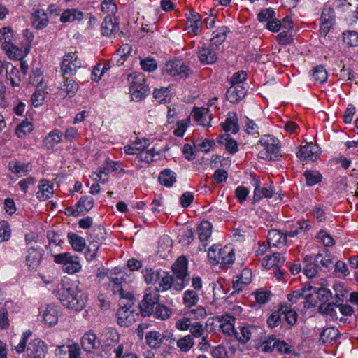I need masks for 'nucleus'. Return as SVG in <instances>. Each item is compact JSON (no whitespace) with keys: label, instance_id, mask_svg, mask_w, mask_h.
<instances>
[{"label":"nucleus","instance_id":"obj_1","mask_svg":"<svg viewBox=\"0 0 358 358\" xmlns=\"http://www.w3.org/2000/svg\"><path fill=\"white\" fill-rule=\"evenodd\" d=\"M57 295L62 305L69 309L78 311L82 310L85 305L86 297L76 287L62 285Z\"/></svg>","mask_w":358,"mask_h":358},{"label":"nucleus","instance_id":"obj_2","mask_svg":"<svg viewBox=\"0 0 358 358\" xmlns=\"http://www.w3.org/2000/svg\"><path fill=\"white\" fill-rule=\"evenodd\" d=\"M32 332L30 330L26 331L22 335L19 343L14 346L15 350L18 354L24 352L25 350L29 358H44L47 352V347L44 341L36 338L28 343V338L31 336Z\"/></svg>","mask_w":358,"mask_h":358},{"label":"nucleus","instance_id":"obj_3","mask_svg":"<svg viewBox=\"0 0 358 358\" xmlns=\"http://www.w3.org/2000/svg\"><path fill=\"white\" fill-rule=\"evenodd\" d=\"M134 295L131 292L126 293V300L120 299V308L116 313L118 324L122 327H129L135 322V317L138 315L131 310L134 305Z\"/></svg>","mask_w":358,"mask_h":358},{"label":"nucleus","instance_id":"obj_4","mask_svg":"<svg viewBox=\"0 0 358 358\" xmlns=\"http://www.w3.org/2000/svg\"><path fill=\"white\" fill-rule=\"evenodd\" d=\"M127 81L134 100L140 101L148 94L150 89L144 74L138 72L130 73L127 76Z\"/></svg>","mask_w":358,"mask_h":358},{"label":"nucleus","instance_id":"obj_5","mask_svg":"<svg viewBox=\"0 0 358 358\" xmlns=\"http://www.w3.org/2000/svg\"><path fill=\"white\" fill-rule=\"evenodd\" d=\"M173 277L176 279L175 289L182 290L189 281L187 273V259L184 256L179 257L172 265Z\"/></svg>","mask_w":358,"mask_h":358},{"label":"nucleus","instance_id":"obj_6","mask_svg":"<svg viewBox=\"0 0 358 358\" xmlns=\"http://www.w3.org/2000/svg\"><path fill=\"white\" fill-rule=\"evenodd\" d=\"M163 73L175 77L176 79H182L189 77L193 72L183 60L173 59L166 63Z\"/></svg>","mask_w":358,"mask_h":358},{"label":"nucleus","instance_id":"obj_7","mask_svg":"<svg viewBox=\"0 0 358 358\" xmlns=\"http://www.w3.org/2000/svg\"><path fill=\"white\" fill-rule=\"evenodd\" d=\"M159 299V293L155 289H146L143 299L139 303L141 314L143 317H148L153 313L155 306L157 305Z\"/></svg>","mask_w":358,"mask_h":358},{"label":"nucleus","instance_id":"obj_8","mask_svg":"<svg viewBox=\"0 0 358 358\" xmlns=\"http://www.w3.org/2000/svg\"><path fill=\"white\" fill-rule=\"evenodd\" d=\"M53 257L55 262L62 264L64 270L68 273H75L81 268L78 257L71 255L69 252L53 255Z\"/></svg>","mask_w":358,"mask_h":358},{"label":"nucleus","instance_id":"obj_9","mask_svg":"<svg viewBox=\"0 0 358 358\" xmlns=\"http://www.w3.org/2000/svg\"><path fill=\"white\" fill-rule=\"evenodd\" d=\"M45 250L40 246H32L27 249L24 257L25 265L29 271H36L41 265Z\"/></svg>","mask_w":358,"mask_h":358},{"label":"nucleus","instance_id":"obj_10","mask_svg":"<svg viewBox=\"0 0 358 358\" xmlns=\"http://www.w3.org/2000/svg\"><path fill=\"white\" fill-rule=\"evenodd\" d=\"M81 67V62L76 52H68L63 57L61 70L64 78L73 76Z\"/></svg>","mask_w":358,"mask_h":358},{"label":"nucleus","instance_id":"obj_11","mask_svg":"<svg viewBox=\"0 0 358 358\" xmlns=\"http://www.w3.org/2000/svg\"><path fill=\"white\" fill-rule=\"evenodd\" d=\"M110 172L127 173L120 162L107 160L99 168V173H94L96 176L94 180L104 183L108 181V176Z\"/></svg>","mask_w":358,"mask_h":358},{"label":"nucleus","instance_id":"obj_12","mask_svg":"<svg viewBox=\"0 0 358 358\" xmlns=\"http://www.w3.org/2000/svg\"><path fill=\"white\" fill-rule=\"evenodd\" d=\"M259 144H260L266 152L262 153L260 152V157L266 159L268 157L269 154L277 155L280 150L279 141L271 135H264L259 140Z\"/></svg>","mask_w":358,"mask_h":358},{"label":"nucleus","instance_id":"obj_13","mask_svg":"<svg viewBox=\"0 0 358 358\" xmlns=\"http://www.w3.org/2000/svg\"><path fill=\"white\" fill-rule=\"evenodd\" d=\"M119 30L117 19L110 15L106 16L101 25V32L103 36L108 37Z\"/></svg>","mask_w":358,"mask_h":358},{"label":"nucleus","instance_id":"obj_14","mask_svg":"<svg viewBox=\"0 0 358 358\" xmlns=\"http://www.w3.org/2000/svg\"><path fill=\"white\" fill-rule=\"evenodd\" d=\"M197 231L199 238L202 243V245L199 247V250H206V241L212 234V224L208 221H202L197 227Z\"/></svg>","mask_w":358,"mask_h":358},{"label":"nucleus","instance_id":"obj_15","mask_svg":"<svg viewBox=\"0 0 358 358\" xmlns=\"http://www.w3.org/2000/svg\"><path fill=\"white\" fill-rule=\"evenodd\" d=\"M100 344V341L92 331L85 334L81 338L82 347L87 352H92L94 349L99 348Z\"/></svg>","mask_w":358,"mask_h":358},{"label":"nucleus","instance_id":"obj_16","mask_svg":"<svg viewBox=\"0 0 358 358\" xmlns=\"http://www.w3.org/2000/svg\"><path fill=\"white\" fill-rule=\"evenodd\" d=\"M246 94V90L242 85H231L227 91V100L233 103H238Z\"/></svg>","mask_w":358,"mask_h":358},{"label":"nucleus","instance_id":"obj_17","mask_svg":"<svg viewBox=\"0 0 358 358\" xmlns=\"http://www.w3.org/2000/svg\"><path fill=\"white\" fill-rule=\"evenodd\" d=\"M197 55L203 64H212L217 60L216 53L205 45L198 46Z\"/></svg>","mask_w":358,"mask_h":358},{"label":"nucleus","instance_id":"obj_18","mask_svg":"<svg viewBox=\"0 0 358 358\" xmlns=\"http://www.w3.org/2000/svg\"><path fill=\"white\" fill-rule=\"evenodd\" d=\"M8 169L18 176H24L31 170V166L29 163H24L14 159L8 162Z\"/></svg>","mask_w":358,"mask_h":358},{"label":"nucleus","instance_id":"obj_19","mask_svg":"<svg viewBox=\"0 0 358 358\" xmlns=\"http://www.w3.org/2000/svg\"><path fill=\"white\" fill-rule=\"evenodd\" d=\"M317 149L318 148L313 143H307L301 148L296 155L299 158L303 160L315 161L319 156Z\"/></svg>","mask_w":358,"mask_h":358},{"label":"nucleus","instance_id":"obj_20","mask_svg":"<svg viewBox=\"0 0 358 358\" xmlns=\"http://www.w3.org/2000/svg\"><path fill=\"white\" fill-rule=\"evenodd\" d=\"M222 127L225 132L236 134L239 131L238 115L236 112L228 113L227 117L222 124Z\"/></svg>","mask_w":358,"mask_h":358},{"label":"nucleus","instance_id":"obj_21","mask_svg":"<svg viewBox=\"0 0 358 358\" xmlns=\"http://www.w3.org/2000/svg\"><path fill=\"white\" fill-rule=\"evenodd\" d=\"M159 281H157L158 287H156L155 289L159 292H164L169 289L172 286L175 287L176 279L173 275H171L169 273L165 271L160 272V277L159 278Z\"/></svg>","mask_w":358,"mask_h":358},{"label":"nucleus","instance_id":"obj_22","mask_svg":"<svg viewBox=\"0 0 358 358\" xmlns=\"http://www.w3.org/2000/svg\"><path fill=\"white\" fill-rule=\"evenodd\" d=\"M59 309V306L55 304L47 305L43 313V318L44 322L49 326H52L57 323Z\"/></svg>","mask_w":358,"mask_h":358},{"label":"nucleus","instance_id":"obj_23","mask_svg":"<svg viewBox=\"0 0 358 358\" xmlns=\"http://www.w3.org/2000/svg\"><path fill=\"white\" fill-rule=\"evenodd\" d=\"M38 187V191L36 192V196L40 201H46L52 196L53 187L48 180H41Z\"/></svg>","mask_w":358,"mask_h":358},{"label":"nucleus","instance_id":"obj_24","mask_svg":"<svg viewBox=\"0 0 358 358\" xmlns=\"http://www.w3.org/2000/svg\"><path fill=\"white\" fill-rule=\"evenodd\" d=\"M84 19V13L76 8L66 9L60 17V21L62 23L72 22L74 21L80 22Z\"/></svg>","mask_w":358,"mask_h":358},{"label":"nucleus","instance_id":"obj_25","mask_svg":"<svg viewBox=\"0 0 358 358\" xmlns=\"http://www.w3.org/2000/svg\"><path fill=\"white\" fill-rule=\"evenodd\" d=\"M217 142L220 145L225 146L226 150L234 155L238 152V143L236 140L232 138L229 134H222L218 136Z\"/></svg>","mask_w":358,"mask_h":358},{"label":"nucleus","instance_id":"obj_26","mask_svg":"<svg viewBox=\"0 0 358 358\" xmlns=\"http://www.w3.org/2000/svg\"><path fill=\"white\" fill-rule=\"evenodd\" d=\"M315 262L324 268V271H329L333 266V257L331 254L327 252V250H323L322 252L317 253L315 257Z\"/></svg>","mask_w":358,"mask_h":358},{"label":"nucleus","instance_id":"obj_27","mask_svg":"<svg viewBox=\"0 0 358 358\" xmlns=\"http://www.w3.org/2000/svg\"><path fill=\"white\" fill-rule=\"evenodd\" d=\"M285 261V259L278 252L273 253V255H266L263 258L262 265L269 269L272 267L279 268Z\"/></svg>","mask_w":358,"mask_h":358},{"label":"nucleus","instance_id":"obj_28","mask_svg":"<svg viewBox=\"0 0 358 358\" xmlns=\"http://www.w3.org/2000/svg\"><path fill=\"white\" fill-rule=\"evenodd\" d=\"M239 331L236 332V338L241 343H246L254 333L257 331L256 327L244 325L238 327Z\"/></svg>","mask_w":358,"mask_h":358},{"label":"nucleus","instance_id":"obj_29","mask_svg":"<svg viewBox=\"0 0 358 358\" xmlns=\"http://www.w3.org/2000/svg\"><path fill=\"white\" fill-rule=\"evenodd\" d=\"M236 280L233 282L234 288L237 291L243 289V286L251 282L252 271L249 268L242 270L241 274L236 276Z\"/></svg>","mask_w":358,"mask_h":358},{"label":"nucleus","instance_id":"obj_30","mask_svg":"<svg viewBox=\"0 0 358 358\" xmlns=\"http://www.w3.org/2000/svg\"><path fill=\"white\" fill-rule=\"evenodd\" d=\"M47 13L43 10H36L31 17V23L36 29H43L48 24Z\"/></svg>","mask_w":358,"mask_h":358},{"label":"nucleus","instance_id":"obj_31","mask_svg":"<svg viewBox=\"0 0 358 358\" xmlns=\"http://www.w3.org/2000/svg\"><path fill=\"white\" fill-rule=\"evenodd\" d=\"M304 262L306 264L303 268V273L308 278H314L317 273L318 264L315 262V259L311 255H306L304 257Z\"/></svg>","mask_w":358,"mask_h":358},{"label":"nucleus","instance_id":"obj_32","mask_svg":"<svg viewBox=\"0 0 358 358\" xmlns=\"http://www.w3.org/2000/svg\"><path fill=\"white\" fill-rule=\"evenodd\" d=\"M255 188L254 190L253 200L255 202L259 201L262 198H271L273 196V192L270 187H259V181L255 180Z\"/></svg>","mask_w":358,"mask_h":358},{"label":"nucleus","instance_id":"obj_33","mask_svg":"<svg viewBox=\"0 0 358 358\" xmlns=\"http://www.w3.org/2000/svg\"><path fill=\"white\" fill-rule=\"evenodd\" d=\"M145 343L151 348H159L163 343L162 334L157 331H150L145 335Z\"/></svg>","mask_w":358,"mask_h":358},{"label":"nucleus","instance_id":"obj_34","mask_svg":"<svg viewBox=\"0 0 358 358\" xmlns=\"http://www.w3.org/2000/svg\"><path fill=\"white\" fill-rule=\"evenodd\" d=\"M159 182L167 187H171L176 182V174L171 169H164L158 177Z\"/></svg>","mask_w":358,"mask_h":358},{"label":"nucleus","instance_id":"obj_35","mask_svg":"<svg viewBox=\"0 0 358 358\" xmlns=\"http://www.w3.org/2000/svg\"><path fill=\"white\" fill-rule=\"evenodd\" d=\"M267 240L270 246H278L280 244H285L286 243L287 235L282 234L278 230L271 229L268 231Z\"/></svg>","mask_w":358,"mask_h":358},{"label":"nucleus","instance_id":"obj_36","mask_svg":"<svg viewBox=\"0 0 358 358\" xmlns=\"http://www.w3.org/2000/svg\"><path fill=\"white\" fill-rule=\"evenodd\" d=\"M220 267H227L231 264L235 259L234 250L228 246H225L222 248L220 254Z\"/></svg>","mask_w":358,"mask_h":358},{"label":"nucleus","instance_id":"obj_37","mask_svg":"<svg viewBox=\"0 0 358 358\" xmlns=\"http://www.w3.org/2000/svg\"><path fill=\"white\" fill-rule=\"evenodd\" d=\"M67 238L73 249L77 252L83 251L86 245L85 238L75 233L69 232Z\"/></svg>","mask_w":358,"mask_h":358},{"label":"nucleus","instance_id":"obj_38","mask_svg":"<svg viewBox=\"0 0 358 358\" xmlns=\"http://www.w3.org/2000/svg\"><path fill=\"white\" fill-rule=\"evenodd\" d=\"M64 78V81L62 87L60 88V93L64 92L66 93V96L73 97L78 90V85L72 78H69L66 76H65Z\"/></svg>","mask_w":358,"mask_h":358},{"label":"nucleus","instance_id":"obj_39","mask_svg":"<svg viewBox=\"0 0 358 358\" xmlns=\"http://www.w3.org/2000/svg\"><path fill=\"white\" fill-rule=\"evenodd\" d=\"M94 199L92 197L89 196H83L76 203V211L80 215L84 214L90 211L94 206Z\"/></svg>","mask_w":358,"mask_h":358},{"label":"nucleus","instance_id":"obj_40","mask_svg":"<svg viewBox=\"0 0 358 358\" xmlns=\"http://www.w3.org/2000/svg\"><path fill=\"white\" fill-rule=\"evenodd\" d=\"M281 314L285 315V319L287 322L290 325H294L296 323L298 314L297 313L291 308V306L288 304L281 306L280 308Z\"/></svg>","mask_w":358,"mask_h":358},{"label":"nucleus","instance_id":"obj_41","mask_svg":"<svg viewBox=\"0 0 358 358\" xmlns=\"http://www.w3.org/2000/svg\"><path fill=\"white\" fill-rule=\"evenodd\" d=\"M193 143L194 146L196 148H198L206 153L210 152V150H213L215 146V142L214 140L206 138H196L193 141Z\"/></svg>","mask_w":358,"mask_h":358},{"label":"nucleus","instance_id":"obj_42","mask_svg":"<svg viewBox=\"0 0 358 358\" xmlns=\"http://www.w3.org/2000/svg\"><path fill=\"white\" fill-rule=\"evenodd\" d=\"M62 138V133L57 129L50 131L45 138L43 144L45 146L53 148L55 144L61 142Z\"/></svg>","mask_w":358,"mask_h":358},{"label":"nucleus","instance_id":"obj_43","mask_svg":"<svg viewBox=\"0 0 358 358\" xmlns=\"http://www.w3.org/2000/svg\"><path fill=\"white\" fill-rule=\"evenodd\" d=\"M194 338L190 335H187L180 338L176 341V345L182 352H189L194 346Z\"/></svg>","mask_w":358,"mask_h":358},{"label":"nucleus","instance_id":"obj_44","mask_svg":"<svg viewBox=\"0 0 358 358\" xmlns=\"http://www.w3.org/2000/svg\"><path fill=\"white\" fill-rule=\"evenodd\" d=\"M45 86H37L34 93L31 97V101L34 107L41 106L45 100L47 92L45 91Z\"/></svg>","mask_w":358,"mask_h":358},{"label":"nucleus","instance_id":"obj_45","mask_svg":"<svg viewBox=\"0 0 358 358\" xmlns=\"http://www.w3.org/2000/svg\"><path fill=\"white\" fill-rule=\"evenodd\" d=\"M106 231L101 225L95 227L90 234V242L101 245L102 241L105 239Z\"/></svg>","mask_w":358,"mask_h":358},{"label":"nucleus","instance_id":"obj_46","mask_svg":"<svg viewBox=\"0 0 358 358\" xmlns=\"http://www.w3.org/2000/svg\"><path fill=\"white\" fill-rule=\"evenodd\" d=\"M229 31L227 27L222 26L217 28L212 34L211 41L215 45H220L227 38V34Z\"/></svg>","mask_w":358,"mask_h":358},{"label":"nucleus","instance_id":"obj_47","mask_svg":"<svg viewBox=\"0 0 358 358\" xmlns=\"http://www.w3.org/2000/svg\"><path fill=\"white\" fill-rule=\"evenodd\" d=\"M124 280L123 277L121 278H111L110 286L112 287V291L114 294H119L120 296V299H124L126 300V293L127 292H124L122 286V282Z\"/></svg>","mask_w":358,"mask_h":358},{"label":"nucleus","instance_id":"obj_48","mask_svg":"<svg viewBox=\"0 0 358 358\" xmlns=\"http://www.w3.org/2000/svg\"><path fill=\"white\" fill-rule=\"evenodd\" d=\"M339 336V331L336 328L328 327L320 334V340L324 343H331L335 341Z\"/></svg>","mask_w":358,"mask_h":358},{"label":"nucleus","instance_id":"obj_49","mask_svg":"<svg viewBox=\"0 0 358 358\" xmlns=\"http://www.w3.org/2000/svg\"><path fill=\"white\" fill-rule=\"evenodd\" d=\"M170 92L169 87H162L154 90L153 96L159 103H166L170 100Z\"/></svg>","mask_w":358,"mask_h":358},{"label":"nucleus","instance_id":"obj_50","mask_svg":"<svg viewBox=\"0 0 358 358\" xmlns=\"http://www.w3.org/2000/svg\"><path fill=\"white\" fill-rule=\"evenodd\" d=\"M182 300L187 307L191 308L198 303L199 297L196 291L188 289L184 292Z\"/></svg>","mask_w":358,"mask_h":358},{"label":"nucleus","instance_id":"obj_51","mask_svg":"<svg viewBox=\"0 0 358 358\" xmlns=\"http://www.w3.org/2000/svg\"><path fill=\"white\" fill-rule=\"evenodd\" d=\"M43 72L41 68L36 67L35 69H33L31 74L29 76V83L33 85H36V87L39 85H41V87L45 86L43 81Z\"/></svg>","mask_w":358,"mask_h":358},{"label":"nucleus","instance_id":"obj_52","mask_svg":"<svg viewBox=\"0 0 358 358\" xmlns=\"http://www.w3.org/2000/svg\"><path fill=\"white\" fill-rule=\"evenodd\" d=\"M160 271L152 268H145L143 271V277L147 284L155 285L159 281L160 277Z\"/></svg>","mask_w":358,"mask_h":358},{"label":"nucleus","instance_id":"obj_53","mask_svg":"<svg viewBox=\"0 0 358 358\" xmlns=\"http://www.w3.org/2000/svg\"><path fill=\"white\" fill-rule=\"evenodd\" d=\"M312 76L316 83L322 84L327 79V72L323 66L319 65L313 69Z\"/></svg>","mask_w":358,"mask_h":358},{"label":"nucleus","instance_id":"obj_54","mask_svg":"<svg viewBox=\"0 0 358 358\" xmlns=\"http://www.w3.org/2000/svg\"><path fill=\"white\" fill-rule=\"evenodd\" d=\"M34 129L33 124L27 121H22L15 129V134L18 138H24L31 133Z\"/></svg>","mask_w":358,"mask_h":358},{"label":"nucleus","instance_id":"obj_55","mask_svg":"<svg viewBox=\"0 0 358 358\" xmlns=\"http://www.w3.org/2000/svg\"><path fill=\"white\" fill-rule=\"evenodd\" d=\"M172 313L171 309L164 305L157 304L155 309L153 310L152 314L155 318L166 320L169 318Z\"/></svg>","mask_w":358,"mask_h":358},{"label":"nucleus","instance_id":"obj_56","mask_svg":"<svg viewBox=\"0 0 358 358\" xmlns=\"http://www.w3.org/2000/svg\"><path fill=\"white\" fill-rule=\"evenodd\" d=\"M222 250L220 245H213L209 248L208 256L212 264H218L220 262Z\"/></svg>","mask_w":358,"mask_h":358},{"label":"nucleus","instance_id":"obj_57","mask_svg":"<svg viewBox=\"0 0 358 358\" xmlns=\"http://www.w3.org/2000/svg\"><path fill=\"white\" fill-rule=\"evenodd\" d=\"M2 48L10 58L20 59L22 57V50L19 49L13 44H4L2 45Z\"/></svg>","mask_w":358,"mask_h":358},{"label":"nucleus","instance_id":"obj_58","mask_svg":"<svg viewBox=\"0 0 358 358\" xmlns=\"http://www.w3.org/2000/svg\"><path fill=\"white\" fill-rule=\"evenodd\" d=\"M304 176L308 186H313L321 182L322 180V175L317 171H306L304 173Z\"/></svg>","mask_w":358,"mask_h":358},{"label":"nucleus","instance_id":"obj_59","mask_svg":"<svg viewBox=\"0 0 358 358\" xmlns=\"http://www.w3.org/2000/svg\"><path fill=\"white\" fill-rule=\"evenodd\" d=\"M194 119L199 122L203 126H207L208 122L206 120V117L210 118V116L209 115L208 110H199L198 108H195L193 114Z\"/></svg>","mask_w":358,"mask_h":358},{"label":"nucleus","instance_id":"obj_60","mask_svg":"<svg viewBox=\"0 0 358 358\" xmlns=\"http://www.w3.org/2000/svg\"><path fill=\"white\" fill-rule=\"evenodd\" d=\"M343 40L350 46L358 45V33L355 31H348L343 34Z\"/></svg>","mask_w":358,"mask_h":358},{"label":"nucleus","instance_id":"obj_61","mask_svg":"<svg viewBox=\"0 0 358 358\" xmlns=\"http://www.w3.org/2000/svg\"><path fill=\"white\" fill-rule=\"evenodd\" d=\"M10 237V225L7 221L0 222V242L8 241Z\"/></svg>","mask_w":358,"mask_h":358},{"label":"nucleus","instance_id":"obj_62","mask_svg":"<svg viewBox=\"0 0 358 358\" xmlns=\"http://www.w3.org/2000/svg\"><path fill=\"white\" fill-rule=\"evenodd\" d=\"M19 71L17 68L11 66L10 70H6L7 78L10 80L12 86H18L20 83V78L18 76Z\"/></svg>","mask_w":358,"mask_h":358},{"label":"nucleus","instance_id":"obj_63","mask_svg":"<svg viewBox=\"0 0 358 358\" xmlns=\"http://www.w3.org/2000/svg\"><path fill=\"white\" fill-rule=\"evenodd\" d=\"M141 66L145 71H154L157 67V63L155 59L147 57L141 61Z\"/></svg>","mask_w":358,"mask_h":358},{"label":"nucleus","instance_id":"obj_64","mask_svg":"<svg viewBox=\"0 0 358 358\" xmlns=\"http://www.w3.org/2000/svg\"><path fill=\"white\" fill-rule=\"evenodd\" d=\"M189 331L192 337H201L205 334V329L202 324L199 322L190 324Z\"/></svg>","mask_w":358,"mask_h":358}]
</instances>
